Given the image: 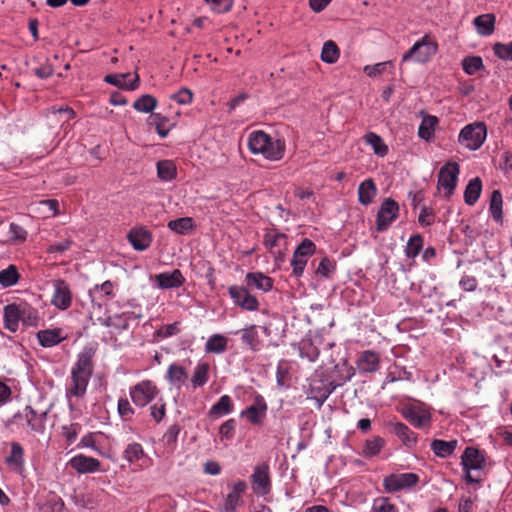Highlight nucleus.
Here are the masks:
<instances>
[{"mask_svg":"<svg viewBox=\"0 0 512 512\" xmlns=\"http://www.w3.org/2000/svg\"><path fill=\"white\" fill-rule=\"evenodd\" d=\"M363 140L365 144L369 145L372 148L376 156L383 158L388 154V145L383 141V139L378 134L374 132H368L363 136Z\"/></svg>","mask_w":512,"mask_h":512,"instance_id":"72a5a7b5","label":"nucleus"},{"mask_svg":"<svg viewBox=\"0 0 512 512\" xmlns=\"http://www.w3.org/2000/svg\"><path fill=\"white\" fill-rule=\"evenodd\" d=\"M68 465L79 474L95 473L101 469V462L98 459L84 454L72 457Z\"/></svg>","mask_w":512,"mask_h":512,"instance_id":"f3484780","label":"nucleus"},{"mask_svg":"<svg viewBox=\"0 0 512 512\" xmlns=\"http://www.w3.org/2000/svg\"><path fill=\"white\" fill-rule=\"evenodd\" d=\"M94 356L95 349L91 346H85L77 355V360L71 368L65 396L72 413L75 412L73 398H83L87 392V387L94 369Z\"/></svg>","mask_w":512,"mask_h":512,"instance_id":"f257e3e1","label":"nucleus"},{"mask_svg":"<svg viewBox=\"0 0 512 512\" xmlns=\"http://www.w3.org/2000/svg\"><path fill=\"white\" fill-rule=\"evenodd\" d=\"M271 136L264 131L257 130L253 131L248 135L247 144L249 150L253 154H259L260 151H263V148L266 146V143L270 141Z\"/></svg>","mask_w":512,"mask_h":512,"instance_id":"f704fd0d","label":"nucleus"},{"mask_svg":"<svg viewBox=\"0 0 512 512\" xmlns=\"http://www.w3.org/2000/svg\"><path fill=\"white\" fill-rule=\"evenodd\" d=\"M316 250V246L310 239L305 238L295 249L294 253L296 254V258L298 256H304L309 258L314 254Z\"/></svg>","mask_w":512,"mask_h":512,"instance_id":"0e129e2a","label":"nucleus"},{"mask_svg":"<svg viewBox=\"0 0 512 512\" xmlns=\"http://www.w3.org/2000/svg\"><path fill=\"white\" fill-rule=\"evenodd\" d=\"M502 194L499 190H494L491 194L489 210L493 219L497 222L502 220Z\"/></svg>","mask_w":512,"mask_h":512,"instance_id":"864d4df0","label":"nucleus"},{"mask_svg":"<svg viewBox=\"0 0 512 512\" xmlns=\"http://www.w3.org/2000/svg\"><path fill=\"white\" fill-rule=\"evenodd\" d=\"M165 380L171 387L180 389L188 381V372L186 368L179 363H172L167 368Z\"/></svg>","mask_w":512,"mask_h":512,"instance_id":"412c9836","label":"nucleus"},{"mask_svg":"<svg viewBox=\"0 0 512 512\" xmlns=\"http://www.w3.org/2000/svg\"><path fill=\"white\" fill-rule=\"evenodd\" d=\"M384 446L385 440L380 436H374L365 441L362 453L365 457H374L381 452Z\"/></svg>","mask_w":512,"mask_h":512,"instance_id":"a18cd8bd","label":"nucleus"},{"mask_svg":"<svg viewBox=\"0 0 512 512\" xmlns=\"http://www.w3.org/2000/svg\"><path fill=\"white\" fill-rule=\"evenodd\" d=\"M245 283L248 287L268 292L273 287V280L261 272H249L245 276Z\"/></svg>","mask_w":512,"mask_h":512,"instance_id":"bb28decb","label":"nucleus"},{"mask_svg":"<svg viewBox=\"0 0 512 512\" xmlns=\"http://www.w3.org/2000/svg\"><path fill=\"white\" fill-rule=\"evenodd\" d=\"M118 414L124 421H128L135 413L134 408L131 406L129 400L125 397L120 398L117 404Z\"/></svg>","mask_w":512,"mask_h":512,"instance_id":"bf43d9fd","label":"nucleus"},{"mask_svg":"<svg viewBox=\"0 0 512 512\" xmlns=\"http://www.w3.org/2000/svg\"><path fill=\"white\" fill-rule=\"evenodd\" d=\"M251 488L256 496L265 497L271 492L272 482L269 465L262 463L254 467L250 476Z\"/></svg>","mask_w":512,"mask_h":512,"instance_id":"0eeeda50","label":"nucleus"},{"mask_svg":"<svg viewBox=\"0 0 512 512\" xmlns=\"http://www.w3.org/2000/svg\"><path fill=\"white\" fill-rule=\"evenodd\" d=\"M154 279L158 288L163 290L179 288L185 283V277L179 269L156 274Z\"/></svg>","mask_w":512,"mask_h":512,"instance_id":"6ab92c4d","label":"nucleus"},{"mask_svg":"<svg viewBox=\"0 0 512 512\" xmlns=\"http://www.w3.org/2000/svg\"><path fill=\"white\" fill-rule=\"evenodd\" d=\"M457 444V440L444 441L440 439H434L432 440L430 447L436 456L440 458H447L453 454Z\"/></svg>","mask_w":512,"mask_h":512,"instance_id":"4c0bfd02","label":"nucleus"},{"mask_svg":"<svg viewBox=\"0 0 512 512\" xmlns=\"http://www.w3.org/2000/svg\"><path fill=\"white\" fill-rule=\"evenodd\" d=\"M424 239L420 234L412 235L406 245L405 254L408 258H416L422 248H423Z\"/></svg>","mask_w":512,"mask_h":512,"instance_id":"8fccbe9b","label":"nucleus"},{"mask_svg":"<svg viewBox=\"0 0 512 512\" xmlns=\"http://www.w3.org/2000/svg\"><path fill=\"white\" fill-rule=\"evenodd\" d=\"M149 124L155 126V129L161 138H165L169 131V119L160 113H152L149 117Z\"/></svg>","mask_w":512,"mask_h":512,"instance_id":"c03bdc74","label":"nucleus"},{"mask_svg":"<svg viewBox=\"0 0 512 512\" xmlns=\"http://www.w3.org/2000/svg\"><path fill=\"white\" fill-rule=\"evenodd\" d=\"M263 243L274 254H282L286 249L287 236L277 230H269L264 236Z\"/></svg>","mask_w":512,"mask_h":512,"instance_id":"b1692460","label":"nucleus"},{"mask_svg":"<svg viewBox=\"0 0 512 512\" xmlns=\"http://www.w3.org/2000/svg\"><path fill=\"white\" fill-rule=\"evenodd\" d=\"M180 433V426L178 424H173L169 426L166 432L163 435L162 441L165 447L170 451H174L177 446V439Z\"/></svg>","mask_w":512,"mask_h":512,"instance_id":"5fc2aeb1","label":"nucleus"},{"mask_svg":"<svg viewBox=\"0 0 512 512\" xmlns=\"http://www.w3.org/2000/svg\"><path fill=\"white\" fill-rule=\"evenodd\" d=\"M487 137V127L484 122H474L464 126L458 136L461 145L469 150H478Z\"/></svg>","mask_w":512,"mask_h":512,"instance_id":"20e7f679","label":"nucleus"},{"mask_svg":"<svg viewBox=\"0 0 512 512\" xmlns=\"http://www.w3.org/2000/svg\"><path fill=\"white\" fill-rule=\"evenodd\" d=\"M105 82L126 90H134L137 87L139 80L138 75L135 74L132 78L130 73L125 74H109L104 78Z\"/></svg>","mask_w":512,"mask_h":512,"instance_id":"cd10ccee","label":"nucleus"},{"mask_svg":"<svg viewBox=\"0 0 512 512\" xmlns=\"http://www.w3.org/2000/svg\"><path fill=\"white\" fill-rule=\"evenodd\" d=\"M20 278V274L15 265H9L6 269L0 271V285L4 288L15 285Z\"/></svg>","mask_w":512,"mask_h":512,"instance_id":"49530a36","label":"nucleus"},{"mask_svg":"<svg viewBox=\"0 0 512 512\" xmlns=\"http://www.w3.org/2000/svg\"><path fill=\"white\" fill-rule=\"evenodd\" d=\"M419 476L412 472L390 474L383 479V487L386 492L393 493L415 486Z\"/></svg>","mask_w":512,"mask_h":512,"instance_id":"f8f14e48","label":"nucleus"},{"mask_svg":"<svg viewBox=\"0 0 512 512\" xmlns=\"http://www.w3.org/2000/svg\"><path fill=\"white\" fill-rule=\"evenodd\" d=\"M392 65V61L379 62L374 65H366L363 71L369 77H376L377 75L384 73L386 68Z\"/></svg>","mask_w":512,"mask_h":512,"instance_id":"774afa93","label":"nucleus"},{"mask_svg":"<svg viewBox=\"0 0 512 512\" xmlns=\"http://www.w3.org/2000/svg\"><path fill=\"white\" fill-rule=\"evenodd\" d=\"M61 329H46L37 333V339L42 347H53L64 340Z\"/></svg>","mask_w":512,"mask_h":512,"instance_id":"c9c22d12","label":"nucleus"},{"mask_svg":"<svg viewBox=\"0 0 512 512\" xmlns=\"http://www.w3.org/2000/svg\"><path fill=\"white\" fill-rule=\"evenodd\" d=\"M285 150L286 144L283 139H274L271 137L270 141H268L263 148V151H260L259 154L263 155L267 160L279 161L284 157Z\"/></svg>","mask_w":512,"mask_h":512,"instance_id":"393cba45","label":"nucleus"},{"mask_svg":"<svg viewBox=\"0 0 512 512\" xmlns=\"http://www.w3.org/2000/svg\"><path fill=\"white\" fill-rule=\"evenodd\" d=\"M48 411H36L32 406L27 405L22 411L14 414L13 419L16 422H21L31 431L43 434L46 429V419Z\"/></svg>","mask_w":512,"mask_h":512,"instance_id":"423d86ee","label":"nucleus"},{"mask_svg":"<svg viewBox=\"0 0 512 512\" xmlns=\"http://www.w3.org/2000/svg\"><path fill=\"white\" fill-rule=\"evenodd\" d=\"M247 490V483L244 480H238L232 485V490L226 495L220 512H236L237 508L243 503L242 495Z\"/></svg>","mask_w":512,"mask_h":512,"instance_id":"dca6fc26","label":"nucleus"},{"mask_svg":"<svg viewBox=\"0 0 512 512\" xmlns=\"http://www.w3.org/2000/svg\"><path fill=\"white\" fill-rule=\"evenodd\" d=\"M493 51L497 57L505 61H512V41L509 43H496Z\"/></svg>","mask_w":512,"mask_h":512,"instance_id":"052dcab7","label":"nucleus"},{"mask_svg":"<svg viewBox=\"0 0 512 512\" xmlns=\"http://www.w3.org/2000/svg\"><path fill=\"white\" fill-rule=\"evenodd\" d=\"M461 465L465 472V481L468 484L479 483L481 480L475 477L471 471L481 470L485 466V456L482 451L474 447H467L461 456Z\"/></svg>","mask_w":512,"mask_h":512,"instance_id":"39448f33","label":"nucleus"},{"mask_svg":"<svg viewBox=\"0 0 512 512\" xmlns=\"http://www.w3.org/2000/svg\"><path fill=\"white\" fill-rule=\"evenodd\" d=\"M291 367L288 361L281 359L277 364L276 382L278 387H288L290 382Z\"/></svg>","mask_w":512,"mask_h":512,"instance_id":"09e8293b","label":"nucleus"},{"mask_svg":"<svg viewBox=\"0 0 512 512\" xmlns=\"http://www.w3.org/2000/svg\"><path fill=\"white\" fill-rule=\"evenodd\" d=\"M228 338L222 334L211 335L205 343V352L222 354L227 350Z\"/></svg>","mask_w":512,"mask_h":512,"instance_id":"58836bf2","label":"nucleus"},{"mask_svg":"<svg viewBox=\"0 0 512 512\" xmlns=\"http://www.w3.org/2000/svg\"><path fill=\"white\" fill-rule=\"evenodd\" d=\"M495 21V15L492 13H487L477 16L473 20V23L479 35L490 36L494 32Z\"/></svg>","mask_w":512,"mask_h":512,"instance_id":"7c9ffc66","label":"nucleus"},{"mask_svg":"<svg viewBox=\"0 0 512 512\" xmlns=\"http://www.w3.org/2000/svg\"><path fill=\"white\" fill-rule=\"evenodd\" d=\"M228 293L234 305L246 311H256L259 308V302L246 287L233 285L228 288Z\"/></svg>","mask_w":512,"mask_h":512,"instance_id":"4468645a","label":"nucleus"},{"mask_svg":"<svg viewBox=\"0 0 512 512\" xmlns=\"http://www.w3.org/2000/svg\"><path fill=\"white\" fill-rule=\"evenodd\" d=\"M437 124L438 119L436 116H425L419 125L418 136L425 141H430L434 136Z\"/></svg>","mask_w":512,"mask_h":512,"instance_id":"a19ab883","label":"nucleus"},{"mask_svg":"<svg viewBox=\"0 0 512 512\" xmlns=\"http://www.w3.org/2000/svg\"><path fill=\"white\" fill-rule=\"evenodd\" d=\"M377 194V188L372 179H366L360 183L358 187V200L362 205H369L372 203Z\"/></svg>","mask_w":512,"mask_h":512,"instance_id":"e433bc0d","label":"nucleus"},{"mask_svg":"<svg viewBox=\"0 0 512 512\" xmlns=\"http://www.w3.org/2000/svg\"><path fill=\"white\" fill-rule=\"evenodd\" d=\"M104 325L111 327L118 332L125 331L129 327V316L122 313L110 315L105 319Z\"/></svg>","mask_w":512,"mask_h":512,"instance_id":"de8ad7c7","label":"nucleus"},{"mask_svg":"<svg viewBox=\"0 0 512 512\" xmlns=\"http://www.w3.org/2000/svg\"><path fill=\"white\" fill-rule=\"evenodd\" d=\"M392 432L409 448L414 447L417 443V435L402 422L394 423Z\"/></svg>","mask_w":512,"mask_h":512,"instance_id":"2f4dec72","label":"nucleus"},{"mask_svg":"<svg viewBox=\"0 0 512 512\" xmlns=\"http://www.w3.org/2000/svg\"><path fill=\"white\" fill-rule=\"evenodd\" d=\"M482 181L479 177L471 179L464 191V201L467 205H474L480 197Z\"/></svg>","mask_w":512,"mask_h":512,"instance_id":"ea45409f","label":"nucleus"},{"mask_svg":"<svg viewBox=\"0 0 512 512\" xmlns=\"http://www.w3.org/2000/svg\"><path fill=\"white\" fill-rule=\"evenodd\" d=\"M233 409L234 404L231 397L229 395H222L219 400L211 406L208 416L210 419L216 420L229 415L233 412Z\"/></svg>","mask_w":512,"mask_h":512,"instance_id":"a878e982","label":"nucleus"},{"mask_svg":"<svg viewBox=\"0 0 512 512\" xmlns=\"http://www.w3.org/2000/svg\"><path fill=\"white\" fill-rule=\"evenodd\" d=\"M336 269V263L335 261L329 259L328 257H324L321 259L316 272L320 274L321 276L328 278L331 276V274L334 273Z\"/></svg>","mask_w":512,"mask_h":512,"instance_id":"e2e57ef3","label":"nucleus"},{"mask_svg":"<svg viewBox=\"0 0 512 512\" xmlns=\"http://www.w3.org/2000/svg\"><path fill=\"white\" fill-rule=\"evenodd\" d=\"M21 321L19 303H12L4 307V325L11 332H16Z\"/></svg>","mask_w":512,"mask_h":512,"instance_id":"c85d7f7f","label":"nucleus"},{"mask_svg":"<svg viewBox=\"0 0 512 512\" xmlns=\"http://www.w3.org/2000/svg\"><path fill=\"white\" fill-rule=\"evenodd\" d=\"M81 430V425L78 423H72L70 425H66L62 427V435L66 439L68 445H71L77 439L79 432Z\"/></svg>","mask_w":512,"mask_h":512,"instance_id":"680f3d73","label":"nucleus"},{"mask_svg":"<svg viewBox=\"0 0 512 512\" xmlns=\"http://www.w3.org/2000/svg\"><path fill=\"white\" fill-rule=\"evenodd\" d=\"M459 173L460 166L456 162H447L440 168L437 187L439 190H444L446 197H450L453 194Z\"/></svg>","mask_w":512,"mask_h":512,"instance_id":"1a4fd4ad","label":"nucleus"},{"mask_svg":"<svg viewBox=\"0 0 512 512\" xmlns=\"http://www.w3.org/2000/svg\"><path fill=\"white\" fill-rule=\"evenodd\" d=\"M462 67L468 75H474L477 71L483 68L482 58L479 56L466 57L462 61Z\"/></svg>","mask_w":512,"mask_h":512,"instance_id":"4d7b16f0","label":"nucleus"},{"mask_svg":"<svg viewBox=\"0 0 512 512\" xmlns=\"http://www.w3.org/2000/svg\"><path fill=\"white\" fill-rule=\"evenodd\" d=\"M234 334H240L242 343L253 352H258L263 347L256 325H249Z\"/></svg>","mask_w":512,"mask_h":512,"instance_id":"5701e85b","label":"nucleus"},{"mask_svg":"<svg viewBox=\"0 0 512 512\" xmlns=\"http://www.w3.org/2000/svg\"><path fill=\"white\" fill-rule=\"evenodd\" d=\"M167 226L170 230L183 235L193 228V220L190 217H182L169 221Z\"/></svg>","mask_w":512,"mask_h":512,"instance_id":"6e6d98bb","label":"nucleus"},{"mask_svg":"<svg viewBox=\"0 0 512 512\" xmlns=\"http://www.w3.org/2000/svg\"><path fill=\"white\" fill-rule=\"evenodd\" d=\"M127 239L135 250L145 251L150 247L153 236L147 228L138 226L129 231Z\"/></svg>","mask_w":512,"mask_h":512,"instance_id":"a211bd4d","label":"nucleus"},{"mask_svg":"<svg viewBox=\"0 0 512 512\" xmlns=\"http://www.w3.org/2000/svg\"><path fill=\"white\" fill-rule=\"evenodd\" d=\"M123 458L132 465L138 464L141 460H146L148 467L150 462V458L146 456L142 445L137 442L130 443L126 446L123 451Z\"/></svg>","mask_w":512,"mask_h":512,"instance_id":"c756f323","label":"nucleus"},{"mask_svg":"<svg viewBox=\"0 0 512 512\" xmlns=\"http://www.w3.org/2000/svg\"><path fill=\"white\" fill-rule=\"evenodd\" d=\"M210 365L207 362H199L193 369L190 385L193 389L204 386L209 380Z\"/></svg>","mask_w":512,"mask_h":512,"instance_id":"473e14b6","label":"nucleus"},{"mask_svg":"<svg viewBox=\"0 0 512 512\" xmlns=\"http://www.w3.org/2000/svg\"><path fill=\"white\" fill-rule=\"evenodd\" d=\"M11 450L5 459L7 466L15 473L21 474L25 469L23 446L18 442H11Z\"/></svg>","mask_w":512,"mask_h":512,"instance_id":"aec40b11","label":"nucleus"},{"mask_svg":"<svg viewBox=\"0 0 512 512\" xmlns=\"http://www.w3.org/2000/svg\"><path fill=\"white\" fill-rule=\"evenodd\" d=\"M438 51V44L429 35H424L402 56L401 61L428 62Z\"/></svg>","mask_w":512,"mask_h":512,"instance_id":"7ed1b4c3","label":"nucleus"},{"mask_svg":"<svg viewBox=\"0 0 512 512\" xmlns=\"http://www.w3.org/2000/svg\"><path fill=\"white\" fill-rule=\"evenodd\" d=\"M340 52L337 45L329 40L326 41L323 45L322 52H321V60L325 63H335L339 58Z\"/></svg>","mask_w":512,"mask_h":512,"instance_id":"603ef678","label":"nucleus"},{"mask_svg":"<svg viewBox=\"0 0 512 512\" xmlns=\"http://www.w3.org/2000/svg\"><path fill=\"white\" fill-rule=\"evenodd\" d=\"M340 385L341 383L329 380L324 373L316 372L309 380L306 394L309 399L317 403L318 408H321L328 397Z\"/></svg>","mask_w":512,"mask_h":512,"instance_id":"f03ea898","label":"nucleus"},{"mask_svg":"<svg viewBox=\"0 0 512 512\" xmlns=\"http://www.w3.org/2000/svg\"><path fill=\"white\" fill-rule=\"evenodd\" d=\"M236 420L231 418L225 421L219 428L221 440H231L235 435Z\"/></svg>","mask_w":512,"mask_h":512,"instance_id":"69168bd1","label":"nucleus"},{"mask_svg":"<svg viewBox=\"0 0 512 512\" xmlns=\"http://www.w3.org/2000/svg\"><path fill=\"white\" fill-rule=\"evenodd\" d=\"M157 175L162 181H171L177 175L176 165L171 160H162L157 163Z\"/></svg>","mask_w":512,"mask_h":512,"instance_id":"37998d69","label":"nucleus"},{"mask_svg":"<svg viewBox=\"0 0 512 512\" xmlns=\"http://www.w3.org/2000/svg\"><path fill=\"white\" fill-rule=\"evenodd\" d=\"M21 322L26 326H37L40 321L38 311L26 302L19 303Z\"/></svg>","mask_w":512,"mask_h":512,"instance_id":"79ce46f5","label":"nucleus"},{"mask_svg":"<svg viewBox=\"0 0 512 512\" xmlns=\"http://www.w3.org/2000/svg\"><path fill=\"white\" fill-rule=\"evenodd\" d=\"M159 390L151 380H143L130 388L129 394L136 406L145 407L153 401Z\"/></svg>","mask_w":512,"mask_h":512,"instance_id":"9d476101","label":"nucleus"},{"mask_svg":"<svg viewBox=\"0 0 512 512\" xmlns=\"http://www.w3.org/2000/svg\"><path fill=\"white\" fill-rule=\"evenodd\" d=\"M52 286L51 304L60 310H67L72 304V292L69 284L63 279H56L52 282Z\"/></svg>","mask_w":512,"mask_h":512,"instance_id":"2eb2a0df","label":"nucleus"},{"mask_svg":"<svg viewBox=\"0 0 512 512\" xmlns=\"http://www.w3.org/2000/svg\"><path fill=\"white\" fill-rule=\"evenodd\" d=\"M268 405L261 394H256L253 403L241 411L240 417L245 418L250 424L260 426L263 424Z\"/></svg>","mask_w":512,"mask_h":512,"instance_id":"ddd939ff","label":"nucleus"},{"mask_svg":"<svg viewBox=\"0 0 512 512\" xmlns=\"http://www.w3.org/2000/svg\"><path fill=\"white\" fill-rule=\"evenodd\" d=\"M399 216V205L391 199L386 198L380 205L376 218V230L386 231Z\"/></svg>","mask_w":512,"mask_h":512,"instance_id":"9b49d317","label":"nucleus"},{"mask_svg":"<svg viewBox=\"0 0 512 512\" xmlns=\"http://www.w3.org/2000/svg\"><path fill=\"white\" fill-rule=\"evenodd\" d=\"M402 415L417 429L429 427L432 421L431 409L422 403L406 406Z\"/></svg>","mask_w":512,"mask_h":512,"instance_id":"6e6552de","label":"nucleus"},{"mask_svg":"<svg viewBox=\"0 0 512 512\" xmlns=\"http://www.w3.org/2000/svg\"><path fill=\"white\" fill-rule=\"evenodd\" d=\"M60 115L61 117H65V121H69L70 119H73L75 117L74 110L65 105V106H51L46 111V116L48 118Z\"/></svg>","mask_w":512,"mask_h":512,"instance_id":"13d9d810","label":"nucleus"},{"mask_svg":"<svg viewBox=\"0 0 512 512\" xmlns=\"http://www.w3.org/2000/svg\"><path fill=\"white\" fill-rule=\"evenodd\" d=\"M372 512H397V508L388 498L381 497L374 500Z\"/></svg>","mask_w":512,"mask_h":512,"instance_id":"338daca9","label":"nucleus"},{"mask_svg":"<svg viewBox=\"0 0 512 512\" xmlns=\"http://www.w3.org/2000/svg\"><path fill=\"white\" fill-rule=\"evenodd\" d=\"M157 106V100L151 95H142L134 103L133 108L138 112L150 113Z\"/></svg>","mask_w":512,"mask_h":512,"instance_id":"3c124183","label":"nucleus"},{"mask_svg":"<svg viewBox=\"0 0 512 512\" xmlns=\"http://www.w3.org/2000/svg\"><path fill=\"white\" fill-rule=\"evenodd\" d=\"M380 355L373 350L362 352L356 362L357 368L361 373H374L380 367Z\"/></svg>","mask_w":512,"mask_h":512,"instance_id":"4be33fe9","label":"nucleus"}]
</instances>
